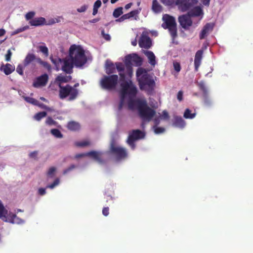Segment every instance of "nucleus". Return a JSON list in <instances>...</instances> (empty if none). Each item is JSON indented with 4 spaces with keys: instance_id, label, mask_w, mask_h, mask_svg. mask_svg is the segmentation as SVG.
I'll return each mask as SVG.
<instances>
[{
    "instance_id": "1",
    "label": "nucleus",
    "mask_w": 253,
    "mask_h": 253,
    "mask_svg": "<svg viewBox=\"0 0 253 253\" xmlns=\"http://www.w3.org/2000/svg\"><path fill=\"white\" fill-rule=\"evenodd\" d=\"M116 69L119 72L121 82V102L120 108L127 106L129 103L135 101L137 98L136 87L132 82L128 79L126 75L125 65L121 63H116L115 65L111 61H107L106 62V73L109 75L115 72Z\"/></svg>"
},
{
    "instance_id": "2",
    "label": "nucleus",
    "mask_w": 253,
    "mask_h": 253,
    "mask_svg": "<svg viewBox=\"0 0 253 253\" xmlns=\"http://www.w3.org/2000/svg\"><path fill=\"white\" fill-rule=\"evenodd\" d=\"M127 107L130 110L138 111L143 121H150L153 120L155 123L153 129L155 134H160L165 131L164 127H158L157 125L161 120L168 119L169 115L166 111H163L162 114L156 113L147 106L146 101L143 98H137L135 101L129 103Z\"/></svg>"
},
{
    "instance_id": "3",
    "label": "nucleus",
    "mask_w": 253,
    "mask_h": 253,
    "mask_svg": "<svg viewBox=\"0 0 253 253\" xmlns=\"http://www.w3.org/2000/svg\"><path fill=\"white\" fill-rule=\"evenodd\" d=\"M50 59L54 64L57 71L61 69L67 73L71 72L73 65L80 67L87 61V57L84 48L81 45L76 44L72 45L70 46L69 55L64 59L52 57H50Z\"/></svg>"
},
{
    "instance_id": "4",
    "label": "nucleus",
    "mask_w": 253,
    "mask_h": 253,
    "mask_svg": "<svg viewBox=\"0 0 253 253\" xmlns=\"http://www.w3.org/2000/svg\"><path fill=\"white\" fill-rule=\"evenodd\" d=\"M71 76L69 75H60L57 77L55 82L59 85V95L61 98L63 99L69 96V100H72L76 98L78 94V90L70 85H66L62 86V83H66L71 80Z\"/></svg>"
},
{
    "instance_id": "5",
    "label": "nucleus",
    "mask_w": 253,
    "mask_h": 253,
    "mask_svg": "<svg viewBox=\"0 0 253 253\" xmlns=\"http://www.w3.org/2000/svg\"><path fill=\"white\" fill-rule=\"evenodd\" d=\"M136 77L140 89L148 92H152L155 85L153 77L148 74L146 70L141 68L137 69Z\"/></svg>"
},
{
    "instance_id": "6",
    "label": "nucleus",
    "mask_w": 253,
    "mask_h": 253,
    "mask_svg": "<svg viewBox=\"0 0 253 253\" xmlns=\"http://www.w3.org/2000/svg\"><path fill=\"white\" fill-rule=\"evenodd\" d=\"M0 218L3 221L12 224H23L25 220L17 216L15 213L8 211L0 200Z\"/></svg>"
},
{
    "instance_id": "7",
    "label": "nucleus",
    "mask_w": 253,
    "mask_h": 253,
    "mask_svg": "<svg viewBox=\"0 0 253 253\" xmlns=\"http://www.w3.org/2000/svg\"><path fill=\"white\" fill-rule=\"evenodd\" d=\"M142 59L136 54H130L126 57L125 70L128 79L132 75V65L139 66L141 64Z\"/></svg>"
},
{
    "instance_id": "8",
    "label": "nucleus",
    "mask_w": 253,
    "mask_h": 253,
    "mask_svg": "<svg viewBox=\"0 0 253 253\" xmlns=\"http://www.w3.org/2000/svg\"><path fill=\"white\" fill-rule=\"evenodd\" d=\"M164 23L162 27L165 29H168L172 39L177 36V29L175 20L174 17L168 14H165L163 17Z\"/></svg>"
},
{
    "instance_id": "9",
    "label": "nucleus",
    "mask_w": 253,
    "mask_h": 253,
    "mask_svg": "<svg viewBox=\"0 0 253 253\" xmlns=\"http://www.w3.org/2000/svg\"><path fill=\"white\" fill-rule=\"evenodd\" d=\"M118 82V76L116 75L104 76L100 81V84L102 88L110 90L115 88Z\"/></svg>"
},
{
    "instance_id": "10",
    "label": "nucleus",
    "mask_w": 253,
    "mask_h": 253,
    "mask_svg": "<svg viewBox=\"0 0 253 253\" xmlns=\"http://www.w3.org/2000/svg\"><path fill=\"white\" fill-rule=\"evenodd\" d=\"M110 150L114 154L117 160H121L126 158L127 156L126 150L118 145L114 141H112L110 145Z\"/></svg>"
},
{
    "instance_id": "11",
    "label": "nucleus",
    "mask_w": 253,
    "mask_h": 253,
    "mask_svg": "<svg viewBox=\"0 0 253 253\" xmlns=\"http://www.w3.org/2000/svg\"><path fill=\"white\" fill-rule=\"evenodd\" d=\"M198 3V0H191V18L198 17L199 22L204 17L203 6L202 5L192 6V5L197 4Z\"/></svg>"
},
{
    "instance_id": "12",
    "label": "nucleus",
    "mask_w": 253,
    "mask_h": 253,
    "mask_svg": "<svg viewBox=\"0 0 253 253\" xmlns=\"http://www.w3.org/2000/svg\"><path fill=\"white\" fill-rule=\"evenodd\" d=\"M145 134L143 131L139 130H134L129 135L127 142L132 149L135 148L134 142L135 140L144 138Z\"/></svg>"
},
{
    "instance_id": "13",
    "label": "nucleus",
    "mask_w": 253,
    "mask_h": 253,
    "mask_svg": "<svg viewBox=\"0 0 253 253\" xmlns=\"http://www.w3.org/2000/svg\"><path fill=\"white\" fill-rule=\"evenodd\" d=\"M104 153L99 151H91L88 153H82L76 155V158H79L83 157H87L92 159L96 162L101 163L104 158Z\"/></svg>"
},
{
    "instance_id": "14",
    "label": "nucleus",
    "mask_w": 253,
    "mask_h": 253,
    "mask_svg": "<svg viewBox=\"0 0 253 253\" xmlns=\"http://www.w3.org/2000/svg\"><path fill=\"white\" fill-rule=\"evenodd\" d=\"M208 46V42H205L203 43L201 49L196 52L194 58V68L195 72L198 71L199 67L201 64L204 51L207 49Z\"/></svg>"
},
{
    "instance_id": "15",
    "label": "nucleus",
    "mask_w": 253,
    "mask_h": 253,
    "mask_svg": "<svg viewBox=\"0 0 253 253\" xmlns=\"http://www.w3.org/2000/svg\"><path fill=\"white\" fill-rule=\"evenodd\" d=\"M48 77L46 74L41 75L36 78L33 82V86L36 88H40L45 86L48 81Z\"/></svg>"
},
{
    "instance_id": "16",
    "label": "nucleus",
    "mask_w": 253,
    "mask_h": 253,
    "mask_svg": "<svg viewBox=\"0 0 253 253\" xmlns=\"http://www.w3.org/2000/svg\"><path fill=\"white\" fill-rule=\"evenodd\" d=\"M178 21L184 29H189L190 28V12L188 11L187 14H183L178 17Z\"/></svg>"
},
{
    "instance_id": "17",
    "label": "nucleus",
    "mask_w": 253,
    "mask_h": 253,
    "mask_svg": "<svg viewBox=\"0 0 253 253\" xmlns=\"http://www.w3.org/2000/svg\"><path fill=\"white\" fill-rule=\"evenodd\" d=\"M139 45L141 47L148 48L151 46V42L147 34L143 32L139 41Z\"/></svg>"
},
{
    "instance_id": "18",
    "label": "nucleus",
    "mask_w": 253,
    "mask_h": 253,
    "mask_svg": "<svg viewBox=\"0 0 253 253\" xmlns=\"http://www.w3.org/2000/svg\"><path fill=\"white\" fill-rule=\"evenodd\" d=\"M214 24L212 23H207L203 28L199 35L200 40L204 39L213 30Z\"/></svg>"
},
{
    "instance_id": "19",
    "label": "nucleus",
    "mask_w": 253,
    "mask_h": 253,
    "mask_svg": "<svg viewBox=\"0 0 253 253\" xmlns=\"http://www.w3.org/2000/svg\"><path fill=\"white\" fill-rule=\"evenodd\" d=\"M198 86L203 93L205 104L207 106L211 105V100L209 98L208 90L206 86L205 82L204 81L200 82L198 83Z\"/></svg>"
},
{
    "instance_id": "20",
    "label": "nucleus",
    "mask_w": 253,
    "mask_h": 253,
    "mask_svg": "<svg viewBox=\"0 0 253 253\" xmlns=\"http://www.w3.org/2000/svg\"><path fill=\"white\" fill-rule=\"evenodd\" d=\"M175 5L182 12L188 11L190 9V0H176Z\"/></svg>"
},
{
    "instance_id": "21",
    "label": "nucleus",
    "mask_w": 253,
    "mask_h": 253,
    "mask_svg": "<svg viewBox=\"0 0 253 253\" xmlns=\"http://www.w3.org/2000/svg\"><path fill=\"white\" fill-rule=\"evenodd\" d=\"M15 69V66L9 63L2 64L0 67V70L3 71L6 75L11 74Z\"/></svg>"
},
{
    "instance_id": "22",
    "label": "nucleus",
    "mask_w": 253,
    "mask_h": 253,
    "mask_svg": "<svg viewBox=\"0 0 253 253\" xmlns=\"http://www.w3.org/2000/svg\"><path fill=\"white\" fill-rule=\"evenodd\" d=\"M29 24L34 26L45 25V19L42 17H37L30 20Z\"/></svg>"
},
{
    "instance_id": "23",
    "label": "nucleus",
    "mask_w": 253,
    "mask_h": 253,
    "mask_svg": "<svg viewBox=\"0 0 253 253\" xmlns=\"http://www.w3.org/2000/svg\"><path fill=\"white\" fill-rule=\"evenodd\" d=\"M144 53L148 59L149 63L151 65L154 66L156 64V57L154 53L151 51L145 50Z\"/></svg>"
},
{
    "instance_id": "24",
    "label": "nucleus",
    "mask_w": 253,
    "mask_h": 253,
    "mask_svg": "<svg viewBox=\"0 0 253 253\" xmlns=\"http://www.w3.org/2000/svg\"><path fill=\"white\" fill-rule=\"evenodd\" d=\"M173 125L179 128H183L185 126V122L181 117L176 116L174 118Z\"/></svg>"
},
{
    "instance_id": "25",
    "label": "nucleus",
    "mask_w": 253,
    "mask_h": 253,
    "mask_svg": "<svg viewBox=\"0 0 253 253\" xmlns=\"http://www.w3.org/2000/svg\"><path fill=\"white\" fill-rule=\"evenodd\" d=\"M152 10L155 13H159L162 11V7L157 0H153Z\"/></svg>"
},
{
    "instance_id": "26",
    "label": "nucleus",
    "mask_w": 253,
    "mask_h": 253,
    "mask_svg": "<svg viewBox=\"0 0 253 253\" xmlns=\"http://www.w3.org/2000/svg\"><path fill=\"white\" fill-rule=\"evenodd\" d=\"M67 127L71 130L75 131L80 129V125L77 122L72 121L68 123Z\"/></svg>"
},
{
    "instance_id": "27",
    "label": "nucleus",
    "mask_w": 253,
    "mask_h": 253,
    "mask_svg": "<svg viewBox=\"0 0 253 253\" xmlns=\"http://www.w3.org/2000/svg\"><path fill=\"white\" fill-rule=\"evenodd\" d=\"M35 59V56L34 54L32 53H28L26 56L23 63L25 65V66H27L29 65L32 61H33Z\"/></svg>"
},
{
    "instance_id": "28",
    "label": "nucleus",
    "mask_w": 253,
    "mask_h": 253,
    "mask_svg": "<svg viewBox=\"0 0 253 253\" xmlns=\"http://www.w3.org/2000/svg\"><path fill=\"white\" fill-rule=\"evenodd\" d=\"M56 169L54 167L50 168L46 172L47 180H49V179L53 178L55 175Z\"/></svg>"
},
{
    "instance_id": "29",
    "label": "nucleus",
    "mask_w": 253,
    "mask_h": 253,
    "mask_svg": "<svg viewBox=\"0 0 253 253\" xmlns=\"http://www.w3.org/2000/svg\"><path fill=\"white\" fill-rule=\"evenodd\" d=\"M141 9H136L131 11L130 12L127 13L126 15L128 16V18L133 17L135 20H137L138 19V14L140 12Z\"/></svg>"
},
{
    "instance_id": "30",
    "label": "nucleus",
    "mask_w": 253,
    "mask_h": 253,
    "mask_svg": "<svg viewBox=\"0 0 253 253\" xmlns=\"http://www.w3.org/2000/svg\"><path fill=\"white\" fill-rule=\"evenodd\" d=\"M101 1L100 0H97L93 4L92 15H95L98 12V9L101 6Z\"/></svg>"
},
{
    "instance_id": "31",
    "label": "nucleus",
    "mask_w": 253,
    "mask_h": 253,
    "mask_svg": "<svg viewBox=\"0 0 253 253\" xmlns=\"http://www.w3.org/2000/svg\"><path fill=\"white\" fill-rule=\"evenodd\" d=\"M60 21V18H51L48 19L47 21L45 20V25H51L57 23H59Z\"/></svg>"
},
{
    "instance_id": "32",
    "label": "nucleus",
    "mask_w": 253,
    "mask_h": 253,
    "mask_svg": "<svg viewBox=\"0 0 253 253\" xmlns=\"http://www.w3.org/2000/svg\"><path fill=\"white\" fill-rule=\"evenodd\" d=\"M60 182V179L59 178H56L54 180L53 183L47 185L46 187V188H49L51 189H53L55 187L57 186L59 184Z\"/></svg>"
},
{
    "instance_id": "33",
    "label": "nucleus",
    "mask_w": 253,
    "mask_h": 253,
    "mask_svg": "<svg viewBox=\"0 0 253 253\" xmlns=\"http://www.w3.org/2000/svg\"><path fill=\"white\" fill-rule=\"evenodd\" d=\"M46 115V112H41L35 114L34 116V119L38 121H40L42 118L45 117Z\"/></svg>"
},
{
    "instance_id": "34",
    "label": "nucleus",
    "mask_w": 253,
    "mask_h": 253,
    "mask_svg": "<svg viewBox=\"0 0 253 253\" xmlns=\"http://www.w3.org/2000/svg\"><path fill=\"white\" fill-rule=\"evenodd\" d=\"M38 48L40 51L44 54L46 56L48 55V49L47 47L44 44L39 45Z\"/></svg>"
},
{
    "instance_id": "35",
    "label": "nucleus",
    "mask_w": 253,
    "mask_h": 253,
    "mask_svg": "<svg viewBox=\"0 0 253 253\" xmlns=\"http://www.w3.org/2000/svg\"><path fill=\"white\" fill-rule=\"evenodd\" d=\"M123 13V8L120 7L115 9L113 14L114 17L118 18L122 15Z\"/></svg>"
},
{
    "instance_id": "36",
    "label": "nucleus",
    "mask_w": 253,
    "mask_h": 253,
    "mask_svg": "<svg viewBox=\"0 0 253 253\" xmlns=\"http://www.w3.org/2000/svg\"><path fill=\"white\" fill-rule=\"evenodd\" d=\"M29 29V26H25L24 27H21V28H19L17 29H16L15 31L12 32L11 33V35L12 36H13V35H15L16 34H17L19 33H21V32H22L27 29Z\"/></svg>"
},
{
    "instance_id": "37",
    "label": "nucleus",
    "mask_w": 253,
    "mask_h": 253,
    "mask_svg": "<svg viewBox=\"0 0 253 253\" xmlns=\"http://www.w3.org/2000/svg\"><path fill=\"white\" fill-rule=\"evenodd\" d=\"M51 134L57 138L62 137V134L61 132L57 129H52L51 130Z\"/></svg>"
},
{
    "instance_id": "38",
    "label": "nucleus",
    "mask_w": 253,
    "mask_h": 253,
    "mask_svg": "<svg viewBox=\"0 0 253 253\" xmlns=\"http://www.w3.org/2000/svg\"><path fill=\"white\" fill-rule=\"evenodd\" d=\"M161 2L167 6H173L175 5L176 0H161Z\"/></svg>"
},
{
    "instance_id": "39",
    "label": "nucleus",
    "mask_w": 253,
    "mask_h": 253,
    "mask_svg": "<svg viewBox=\"0 0 253 253\" xmlns=\"http://www.w3.org/2000/svg\"><path fill=\"white\" fill-rule=\"evenodd\" d=\"M24 97L25 100L29 103H31L32 104H33L35 105L38 104V101L33 98H31L30 97Z\"/></svg>"
},
{
    "instance_id": "40",
    "label": "nucleus",
    "mask_w": 253,
    "mask_h": 253,
    "mask_svg": "<svg viewBox=\"0 0 253 253\" xmlns=\"http://www.w3.org/2000/svg\"><path fill=\"white\" fill-rule=\"evenodd\" d=\"M26 66H25L24 64H19L16 68V72L20 75H23V70L24 68Z\"/></svg>"
},
{
    "instance_id": "41",
    "label": "nucleus",
    "mask_w": 253,
    "mask_h": 253,
    "mask_svg": "<svg viewBox=\"0 0 253 253\" xmlns=\"http://www.w3.org/2000/svg\"><path fill=\"white\" fill-rule=\"evenodd\" d=\"M36 14L34 11H30L25 15V18L27 20H31Z\"/></svg>"
},
{
    "instance_id": "42",
    "label": "nucleus",
    "mask_w": 253,
    "mask_h": 253,
    "mask_svg": "<svg viewBox=\"0 0 253 253\" xmlns=\"http://www.w3.org/2000/svg\"><path fill=\"white\" fill-rule=\"evenodd\" d=\"M45 123L49 126H56V122L50 117L47 118Z\"/></svg>"
},
{
    "instance_id": "43",
    "label": "nucleus",
    "mask_w": 253,
    "mask_h": 253,
    "mask_svg": "<svg viewBox=\"0 0 253 253\" xmlns=\"http://www.w3.org/2000/svg\"><path fill=\"white\" fill-rule=\"evenodd\" d=\"M173 66L174 69L176 72H179L180 71L181 67L179 63L174 61L173 63Z\"/></svg>"
},
{
    "instance_id": "44",
    "label": "nucleus",
    "mask_w": 253,
    "mask_h": 253,
    "mask_svg": "<svg viewBox=\"0 0 253 253\" xmlns=\"http://www.w3.org/2000/svg\"><path fill=\"white\" fill-rule=\"evenodd\" d=\"M76 145L80 147H84L87 146L88 144V142L87 141H82L80 142H76Z\"/></svg>"
},
{
    "instance_id": "45",
    "label": "nucleus",
    "mask_w": 253,
    "mask_h": 253,
    "mask_svg": "<svg viewBox=\"0 0 253 253\" xmlns=\"http://www.w3.org/2000/svg\"><path fill=\"white\" fill-rule=\"evenodd\" d=\"M39 63L42 65L43 67L46 68L48 70H50V66L46 62L42 61L40 59H39Z\"/></svg>"
},
{
    "instance_id": "46",
    "label": "nucleus",
    "mask_w": 253,
    "mask_h": 253,
    "mask_svg": "<svg viewBox=\"0 0 253 253\" xmlns=\"http://www.w3.org/2000/svg\"><path fill=\"white\" fill-rule=\"evenodd\" d=\"M12 55V52L10 49H8L7 51V53L6 54L5 57V60L6 61H10L11 59V57Z\"/></svg>"
},
{
    "instance_id": "47",
    "label": "nucleus",
    "mask_w": 253,
    "mask_h": 253,
    "mask_svg": "<svg viewBox=\"0 0 253 253\" xmlns=\"http://www.w3.org/2000/svg\"><path fill=\"white\" fill-rule=\"evenodd\" d=\"M126 14L123 15L120 18L116 20V21L117 22H121L124 21V20L128 19V16H127Z\"/></svg>"
},
{
    "instance_id": "48",
    "label": "nucleus",
    "mask_w": 253,
    "mask_h": 253,
    "mask_svg": "<svg viewBox=\"0 0 253 253\" xmlns=\"http://www.w3.org/2000/svg\"><path fill=\"white\" fill-rule=\"evenodd\" d=\"M87 9V6L86 5H84L81 6L80 7L77 9V11L79 12H85Z\"/></svg>"
},
{
    "instance_id": "49",
    "label": "nucleus",
    "mask_w": 253,
    "mask_h": 253,
    "mask_svg": "<svg viewBox=\"0 0 253 253\" xmlns=\"http://www.w3.org/2000/svg\"><path fill=\"white\" fill-rule=\"evenodd\" d=\"M76 168V166L74 165H71L70 167H69L68 168L65 169L63 171V174H65L70 171L71 170H73Z\"/></svg>"
},
{
    "instance_id": "50",
    "label": "nucleus",
    "mask_w": 253,
    "mask_h": 253,
    "mask_svg": "<svg viewBox=\"0 0 253 253\" xmlns=\"http://www.w3.org/2000/svg\"><path fill=\"white\" fill-rule=\"evenodd\" d=\"M38 194L41 196H43L46 194V189L40 188L38 190Z\"/></svg>"
},
{
    "instance_id": "51",
    "label": "nucleus",
    "mask_w": 253,
    "mask_h": 253,
    "mask_svg": "<svg viewBox=\"0 0 253 253\" xmlns=\"http://www.w3.org/2000/svg\"><path fill=\"white\" fill-rule=\"evenodd\" d=\"M202 4L207 7H209L210 4L211 0H200Z\"/></svg>"
},
{
    "instance_id": "52",
    "label": "nucleus",
    "mask_w": 253,
    "mask_h": 253,
    "mask_svg": "<svg viewBox=\"0 0 253 253\" xmlns=\"http://www.w3.org/2000/svg\"><path fill=\"white\" fill-rule=\"evenodd\" d=\"M183 97V92L181 91H179L177 95V98L179 101H181L182 100Z\"/></svg>"
},
{
    "instance_id": "53",
    "label": "nucleus",
    "mask_w": 253,
    "mask_h": 253,
    "mask_svg": "<svg viewBox=\"0 0 253 253\" xmlns=\"http://www.w3.org/2000/svg\"><path fill=\"white\" fill-rule=\"evenodd\" d=\"M184 117L186 119L190 118V110L189 109H187L186 110L184 114Z\"/></svg>"
},
{
    "instance_id": "54",
    "label": "nucleus",
    "mask_w": 253,
    "mask_h": 253,
    "mask_svg": "<svg viewBox=\"0 0 253 253\" xmlns=\"http://www.w3.org/2000/svg\"><path fill=\"white\" fill-rule=\"evenodd\" d=\"M102 213L105 216H107L109 214V208H104L102 211Z\"/></svg>"
},
{
    "instance_id": "55",
    "label": "nucleus",
    "mask_w": 253,
    "mask_h": 253,
    "mask_svg": "<svg viewBox=\"0 0 253 253\" xmlns=\"http://www.w3.org/2000/svg\"><path fill=\"white\" fill-rule=\"evenodd\" d=\"M38 155V152L37 151H34L29 154V156L31 158H36Z\"/></svg>"
},
{
    "instance_id": "56",
    "label": "nucleus",
    "mask_w": 253,
    "mask_h": 253,
    "mask_svg": "<svg viewBox=\"0 0 253 253\" xmlns=\"http://www.w3.org/2000/svg\"><path fill=\"white\" fill-rule=\"evenodd\" d=\"M37 106H39L41 108L43 109H46L47 108V106L46 105L43 104L42 103H40L38 101V104L36 105Z\"/></svg>"
},
{
    "instance_id": "57",
    "label": "nucleus",
    "mask_w": 253,
    "mask_h": 253,
    "mask_svg": "<svg viewBox=\"0 0 253 253\" xmlns=\"http://www.w3.org/2000/svg\"><path fill=\"white\" fill-rule=\"evenodd\" d=\"M102 34L103 36L105 39H106V40H108V41L110 40V36L109 35L105 34L103 32H102Z\"/></svg>"
},
{
    "instance_id": "58",
    "label": "nucleus",
    "mask_w": 253,
    "mask_h": 253,
    "mask_svg": "<svg viewBox=\"0 0 253 253\" xmlns=\"http://www.w3.org/2000/svg\"><path fill=\"white\" fill-rule=\"evenodd\" d=\"M6 33V31L3 29H0V37L3 36Z\"/></svg>"
},
{
    "instance_id": "59",
    "label": "nucleus",
    "mask_w": 253,
    "mask_h": 253,
    "mask_svg": "<svg viewBox=\"0 0 253 253\" xmlns=\"http://www.w3.org/2000/svg\"><path fill=\"white\" fill-rule=\"evenodd\" d=\"M132 3H128V4H126V6H125V8H126V9H128L129 8H130V7H131V6H132Z\"/></svg>"
},
{
    "instance_id": "60",
    "label": "nucleus",
    "mask_w": 253,
    "mask_h": 253,
    "mask_svg": "<svg viewBox=\"0 0 253 253\" xmlns=\"http://www.w3.org/2000/svg\"><path fill=\"white\" fill-rule=\"evenodd\" d=\"M46 110L49 112H52L54 111L52 108H50L48 107H47V108Z\"/></svg>"
},
{
    "instance_id": "61",
    "label": "nucleus",
    "mask_w": 253,
    "mask_h": 253,
    "mask_svg": "<svg viewBox=\"0 0 253 253\" xmlns=\"http://www.w3.org/2000/svg\"><path fill=\"white\" fill-rule=\"evenodd\" d=\"M131 44L133 46H135L137 44V40L136 39H135L134 41H132L131 42Z\"/></svg>"
},
{
    "instance_id": "62",
    "label": "nucleus",
    "mask_w": 253,
    "mask_h": 253,
    "mask_svg": "<svg viewBox=\"0 0 253 253\" xmlns=\"http://www.w3.org/2000/svg\"><path fill=\"white\" fill-rule=\"evenodd\" d=\"M195 113H191V119H193L195 117Z\"/></svg>"
},
{
    "instance_id": "63",
    "label": "nucleus",
    "mask_w": 253,
    "mask_h": 253,
    "mask_svg": "<svg viewBox=\"0 0 253 253\" xmlns=\"http://www.w3.org/2000/svg\"><path fill=\"white\" fill-rule=\"evenodd\" d=\"M119 0H111V2L112 3H115L117 1H118Z\"/></svg>"
},
{
    "instance_id": "64",
    "label": "nucleus",
    "mask_w": 253,
    "mask_h": 253,
    "mask_svg": "<svg viewBox=\"0 0 253 253\" xmlns=\"http://www.w3.org/2000/svg\"><path fill=\"white\" fill-rule=\"evenodd\" d=\"M98 21V19H93L91 22L92 23H95V22H96Z\"/></svg>"
}]
</instances>
